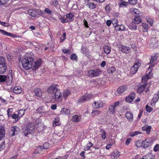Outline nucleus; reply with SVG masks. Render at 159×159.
Returning a JSON list of instances; mask_svg holds the SVG:
<instances>
[{
	"mask_svg": "<svg viewBox=\"0 0 159 159\" xmlns=\"http://www.w3.org/2000/svg\"><path fill=\"white\" fill-rule=\"evenodd\" d=\"M80 119V117L77 115H75L72 116V120L75 122H78Z\"/></svg>",
	"mask_w": 159,
	"mask_h": 159,
	"instance_id": "obj_33",
	"label": "nucleus"
},
{
	"mask_svg": "<svg viewBox=\"0 0 159 159\" xmlns=\"http://www.w3.org/2000/svg\"><path fill=\"white\" fill-rule=\"evenodd\" d=\"M93 97V95L92 94L86 93L84 96L80 98L78 100V102L80 103L85 102L91 99Z\"/></svg>",
	"mask_w": 159,
	"mask_h": 159,
	"instance_id": "obj_3",
	"label": "nucleus"
},
{
	"mask_svg": "<svg viewBox=\"0 0 159 159\" xmlns=\"http://www.w3.org/2000/svg\"><path fill=\"white\" fill-rule=\"evenodd\" d=\"M71 94L70 92L68 89L64 90L63 93V96L65 99H66L67 97Z\"/></svg>",
	"mask_w": 159,
	"mask_h": 159,
	"instance_id": "obj_25",
	"label": "nucleus"
},
{
	"mask_svg": "<svg viewBox=\"0 0 159 159\" xmlns=\"http://www.w3.org/2000/svg\"><path fill=\"white\" fill-rule=\"evenodd\" d=\"M34 92L35 95L37 97H40L42 95L41 90L38 88H37L34 90Z\"/></svg>",
	"mask_w": 159,
	"mask_h": 159,
	"instance_id": "obj_23",
	"label": "nucleus"
},
{
	"mask_svg": "<svg viewBox=\"0 0 159 159\" xmlns=\"http://www.w3.org/2000/svg\"><path fill=\"white\" fill-rule=\"evenodd\" d=\"M37 112L43 115L47 113L48 111L45 109L43 106L39 107L36 110Z\"/></svg>",
	"mask_w": 159,
	"mask_h": 159,
	"instance_id": "obj_12",
	"label": "nucleus"
},
{
	"mask_svg": "<svg viewBox=\"0 0 159 159\" xmlns=\"http://www.w3.org/2000/svg\"><path fill=\"white\" fill-rule=\"evenodd\" d=\"M66 16L67 19H69V20L71 19L74 16L73 14L71 13L67 14Z\"/></svg>",
	"mask_w": 159,
	"mask_h": 159,
	"instance_id": "obj_45",
	"label": "nucleus"
},
{
	"mask_svg": "<svg viewBox=\"0 0 159 159\" xmlns=\"http://www.w3.org/2000/svg\"><path fill=\"white\" fill-rule=\"evenodd\" d=\"M7 76L6 75H0V82H3L6 81Z\"/></svg>",
	"mask_w": 159,
	"mask_h": 159,
	"instance_id": "obj_41",
	"label": "nucleus"
},
{
	"mask_svg": "<svg viewBox=\"0 0 159 159\" xmlns=\"http://www.w3.org/2000/svg\"><path fill=\"white\" fill-rule=\"evenodd\" d=\"M125 100L127 102H130L133 101V99L130 98L129 96L125 98Z\"/></svg>",
	"mask_w": 159,
	"mask_h": 159,
	"instance_id": "obj_59",
	"label": "nucleus"
},
{
	"mask_svg": "<svg viewBox=\"0 0 159 159\" xmlns=\"http://www.w3.org/2000/svg\"><path fill=\"white\" fill-rule=\"evenodd\" d=\"M6 65H0V74L4 73L6 71Z\"/></svg>",
	"mask_w": 159,
	"mask_h": 159,
	"instance_id": "obj_30",
	"label": "nucleus"
},
{
	"mask_svg": "<svg viewBox=\"0 0 159 159\" xmlns=\"http://www.w3.org/2000/svg\"><path fill=\"white\" fill-rule=\"evenodd\" d=\"M60 20L61 22L62 23H67L69 21L67 19L63 18L62 17L60 18Z\"/></svg>",
	"mask_w": 159,
	"mask_h": 159,
	"instance_id": "obj_49",
	"label": "nucleus"
},
{
	"mask_svg": "<svg viewBox=\"0 0 159 159\" xmlns=\"http://www.w3.org/2000/svg\"><path fill=\"white\" fill-rule=\"evenodd\" d=\"M70 111L69 109L64 108L61 109V113L62 115H68L70 113Z\"/></svg>",
	"mask_w": 159,
	"mask_h": 159,
	"instance_id": "obj_27",
	"label": "nucleus"
},
{
	"mask_svg": "<svg viewBox=\"0 0 159 159\" xmlns=\"http://www.w3.org/2000/svg\"><path fill=\"white\" fill-rule=\"evenodd\" d=\"M137 2V0H129V4L132 5H135Z\"/></svg>",
	"mask_w": 159,
	"mask_h": 159,
	"instance_id": "obj_53",
	"label": "nucleus"
},
{
	"mask_svg": "<svg viewBox=\"0 0 159 159\" xmlns=\"http://www.w3.org/2000/svg\"><path fill=\"white\" fill-rule=\"evenodd\" d=\"M34 59L30 57H25L21 61L23 67L27 70L30 69L32 67Z\"/></svg>",
	"mask_w": 159,
	"mask_h": 159,
	"instance_id": "obj_1",
	"label": "nucleus"
},
{
	"mask_svg": "<svg viewBox=\"0 0 159 159\" xmlns=\"http://www.w3.org/2000/svg\"><path fill=\"white\" fill-rule=\"evenodd\" d=\"M101 113V112L99 111L95 110L92 112L91 115H92V116H95L98 115Z\"/></svg>",
	"mask_w": 159,
	"mask_h": 159,
	"instance_id": "obj_43",
	"label": "nucleus"
},
{
	"mask_svg": "<svg viewBox=\"0 0 159 159\" xmlns=\"http://www.w3.org/2000/svg\"><path fill=\"white\" fill-rule=\"evenodd\" d=\"M12 111V109H9L7 111V115L9 117L11 115V113Z\"/></svg>",
	"mask_w": 159,
	"mask_h": 159,
	"instance_id": "obj_64",
	"label": "nucleus"
},
{
	"mask_svg": "<svg viewBox=\"0 0 159 159\" xmlns=\"http://www.w3.org/2000/svg\"><path fill=\"white\" fill-rule=\"evenodd\" d=\"M49 146V145L48 143H45L43 144V148L44 149H47L48 148Z\"/></svg>",
	"mask_w": 159,
	"mask_h": 159,
	"instance_id": "obj_57",
	"label": "nucleus"
},
{
	"mask_svg": "<svg viewBox=\"0 0 159 159\" xmlns=\"http://www.w3.org/2000/svg\"><path fill=\"white\" fill-rule=\"evenodd\" d=\"M105 10L107 12H109L110 11L111 7L109 5H107L106 6Z\"/></svg>",
	"mask_w": 159,
	"mask_h": 159,
	"instance_id": "obj_51",
	"label": "nucleus"
},
{
	"mask_svg": "<svg viewBox=\"0 0 159 159\" xmlns=\"http://www.w3.org/2000/svg\"><path fill=\"white\" fill-rule=\"evenodd\" d=\"M141 64L138 62H136L132 66L130 70V72L132 74H135L137 71L139 67L140 66Z\"/></svg>",
	"mask_w": 159,
	"mask_h": 159,
	"instance_id": "obj_8",
	"label": "nucleus"
},
{
	"mask_svg": "<svg viewBox=\"0 0 159 159\" xmlns=\"http://www.w3.org/2000/svg\"><path fill=\"white\" fill-rule=\"evenodd\" d=\"M20 112H23V111L22 110H19V112H18V115H17L15 114L12 115L11 116V118L13 119H16L17 118H18L19 116H20V117H21L22 116H23V114L22 115H20Z\"/></svg>",
	"mask_w": 159,
	"mask_h": 159,
	"instance_id": "obj_26",
	"label": "nucleus"
},
{
	"mask_svg": "<svg viewBox=\"0 0 159 159\" xmlns=\"http://www.w3.org/2000/svg\"><path fill=\"white\" fill-rule=\"evenodd\" d=\"M136 23H135L134 21H133L132 23H131V25L129 26V28L133 30H136L137 29V26L136 25Z\"/></svg>",
	"mask_w": 159,
	"mask_h": 159,
	"instance_id": "obj_36",
	"label": "nucleus"
},
{
	"mask_svg": "<svg viewBox=\"0 0 159 159\" xmlns=\"http://www.w3.org/2000/svg\"><path fill=\"white\" fill-rule=\"evenodd\" d=\"M147 85V83H144L143 84L140 85L137 89V92L138 93H141L144 91Z\"/></svg>",
	"mask_w": 159,
	"mask_h": 159,
	"instance_id": "obj_15",
	"label": "nucleus"
},
{
	"mask_svg": "<svg viewBox=\"0 0 159 159\" xmlns=\"http://www.w3.org/2000/svg\"><path fill=\"white\" fill-rule=\"evenodd\" d=\"M13 79L12 76L11 74H10L8 76V78H7L6 82L7 84L8 85H10L12 82Z\"/></svg>",
	"mask_w": 159,
	"mask_h": 159,
	"instance_id": "obj_22",
	"label": "nucleus"
},
{
	"mask_svg": "<svg viewBox=\"0 0 159 159\" xmlns=\"http://www.w3.org/2000/svg\"><path fill=\"white\" fill-rule=\"evenodd\" d=\"M59 118L58 117H56L54 120V123H53V126H54V125H55V126L59 125L60 124V123L59 122Z\"/></svg>",
	"mask_w": 159,
	"mask_h": 159,
	"instance_id": "obj_40",
	"label": "nucleus"
},
{
	"mask_svg": "<svg viewBox=\"0 0 159 159\" xmlns=\"http://www.w3.org/2000/svg\"><path fill=\"white\" fill-rule=\"evenodd\" d=\"M28 12L29 15L32 17H34L36 15V13L32 10H29Z\"/></svg>",
	"mask_w": 159,
	"mask_h": 159,
	"instance_id": "obj_38",
	"label": "nucleus"
},
{
	"mask_svg": "<svg viewBox=\"0 0 159 159\" xmlns=\"http://www.w3.org/2000/svg\"><path fill=\"white\" fill-rule=\"evenodd\" d=\"M159 99V91L156 94H155L152 98V101L156 103Z\"/></svg>",
	"mask_w": 159,
	"mask_h": 159,
	"instance_id": "obj_34",
	"label": "nucleus"
},
{
	"mask_svg": "<svg viewBox=\"0 0 159 159\" xmlns=\"http://www.w3.org/2000/svg\"><path fill=\"white\" fill-rule=\"evenodd\" d=\"M22 89L19 86L15 87L13 89V92L16 94H19L22 92Z\"/></svg>",
	"mask_w": 159,
	"mask_h": 159,
	"instance_id": "obj_24",
	"label": "nucleus"
},
{
	"mask_svg": "<svg viewBox=\"0 0 159 159\" xmlns=\"http://www.w3.org/2000/svg\"><path fill=\"white\" fill-rule=\"evenodd\" d=\"M146 111L149 112H151L152 110V107L148 106V105H147L146 106Z\"/></svg>",
	"mask_w": 159,
	"mask_h": 159,
	"instance_id": "obj_54",
	"label": "nucleus"
},
{
	"mask_svg": "<svg viewBox=\"0 0 159 159\" xmlns=\"http://www.w3.org/2000/svg\"><path fill=\"white\" fill-rule=\"evenodd\" d=\"M147 22L150 23V25H152V24L153 22V19H150L149 18H147Z\"/></svg>",
	"mask_w": 159,
	"mask_h": 159,
	"instance_id": "obj_58",
	"label": "nucleus"
},
{
	"mask_svg": "<svg viewBox=\"0 0 159 159\" xmlns=\"http://www.w3.org/2000/svg\"><path fill=\"white\" fill-rule=\"evenodd\" d=\"M151 129V126H144L142 128V130L143 131H146V133L148 134H149Z\"/></svg>",
	"mask_w": 159,
	"mask_h": 159,
	"instance_id": "obj_29",
	"label": "nucleus"
},
{
	"mask_svg": "<svg viewBox=\"0 0 159 159\" xmlns=\"http://www.w3.org/2000/svg\"><path fill=\"white\" fill-rule=\"evenodd\" d=\"M138 131H134L130 133V135L131 137H134L135 135H138V134H140Z\"/></svg>",
	"mask_w": 159,
	"mask_h": 159,
	"instance_id": "obj_48",
	"label": "nucleus"
},
{
	"mask_svg": "<svg viewBox=\"0 0 159 159\" xmlns=\"http://www.w3.org/2000/svg\"><path fill=\"white\" fill-rule=\"evenodd\" d=\"M153 149L155 152L158 151L159 150V145L156 144L154 147Z\"/></svg>",
	"mask_w": 159,
	"mask_h": 159,
	"instance_id": "obj_61",
	"label": "nucleus"
},
{
	"mask_svg": "<svg viewBox=\"0 0 159 159\" xmlns=\"http://www.w3.org/2000/svg\"><path fill=\"white\" fill-rule=\"evenodd\" d=\"M154 156L152 154L150 153H148L145 155L143 156V157L140 159H154Z\"/></svg>",
	"mask_w": 159,
	"mask_h": 159,
	"instance_id": "obj_17",
	"label": "nucleus"
},
{
	"mask_svg": "<svg viewBox=\"0 0 159 159\" xmlns=\"http://www.w3.org/2000/svg\"><path fill=\"white\" fill-rule=\"evenodd\" d=\"M53 95H51V96L52 98L54 97V98L55 100H57V99H62V94L60 91L59 89H58L54 93Z\"/></svg>",
	"mask_w": 159,
	"mask_h": 159,
	"instance_id": "obj_10",
	"label": "nucleus"
},
{
	"mask_svg": "<svg viewBox=\"0 0 159 159\" xmlns=\"http://www.w3.org/2000/svg\"><path fill=\"white\" fill-rule=\"evenodd\" d=\"M0 24L4 26H10L9 24L8 23L4 22H2L0 21Z\"/></svg>",
	"mask_w": 159,
	"mask_h": 159,
	"instance_id": "obj_56",
	"label": "nucleus"
},
{
	"mask_svg": "<svg viewBox=\"0 0 159 159\" xmlns=\"http://www.w3.org/2000/svg\"><path fill=\"white\" fill-rule=\"evenodd\" d=\"M125 117L130 122H132L133 121V114L130 111H127L125 114Z\"/></svg>",
	"mask_w": 159,
	"mask_h": 159,
	"instance_id": "obj_13",
	"label": "nucleus"
},
{
	"mask_svg": "<svg viewBox=\"0 0 159 159\" xmlns=\"http://www.w3.org/2000/svg\"><path fill=\"white\" fill-rule=\"evenodd\" d=\"M6 63L4 58L2 57H0V65H5Z\"/></svg>",
	"mask_w": 159,
	"mask_h": 159,
	"instance_id": "obj_44",
	"label": "nucleus"
},
{
	"mask_svg": "<svg viewBox=\"0 0 159 159\" xmlns=\"http://www.w3.org/2000/svg\"><path fill=\"white\" fill-rule=\"evenodd\" d=\"M153 143V141L152 139H147L143 141L141 146L144 148H147L151 146Z\"/></svg>",
	"mask_w": 159,
	"mask_h": 159,
	"instance_id": "obj_6",
	"label": "nucleus"
},
{
	"mask_svg": "<svg viewBox=\"0 0 159 159\" xmlns=\"http://www.w3.org/2000/svg\"><path fill=\"white\" fill-rule=\"evenodd\" d=\"M0 32L3 35L9 36L11 37H14V34L11 33H8L3 30H0Z\"/></svg>",
	"mask_w": 159,
	"mask_h": 159,
	"instance_id": "obj_31",
	"label": "nucleus"
},
{
	"mask_svg": "<svg viewBox=\"0 0 159 159\" xmlns=\"http://www.w3.org/2000/svg\"><path fill=\"white\" fill-rule=\"evenodd\" d=\"M44 11L46 13L50 15H51L52 13V12L48 8H45Z\"/></svg>",
	"mask_w": 159,
	"mask_h": 159,
	"instance_id": "obj_55",
	"label": "nucleus"
},
{
	"mask_svg": "<svg viewBox=\"0 0 159 159\" xmlns=\"http://www.w3.org/2000/svg\"><path fill=\"white\" fill-rule=\"evenodd\" d=\"M5 129L3 127H1L0 129V140H2L5 137Z\"/></svg>",
	"mask_w": 159,
	"mask_h": 159,
	"instance_id": "obj_19",
	"label": "nucleus"
},
{
	"mask_svg": "<svg viewBox=\"0 0 159 159\" xmlns=\"http://www.w3.org/2000/svg\"><path fill=\"white\" fill-rule=\"evenodd\" d=\"M58 86V85L54 84L48 88L47 91L48 94L49 95L52 94L53 95L56 91L57 90L58 88L57 86Z\"/></svg>",
	"mask_w": 159,
	"mask_h": 159,
	"instance_id": "obj_7",
	"label": "nucleus"
},
{
	"mask_svg": "<svg viewBox=\"0 0 159 159\" xmlns=\"http://www.w3.org/2000/svg\"><path fill=\"white\" fill-rule=\"evenodd\" d=\"M103 102L102 101L99 100L94 102L93 105L94 107L98 109L99 108L102 107L103 106Z\"/></svg>",
	"mask_w": 159,
	"mask_h": 159,
	"instance_id": "obj_11",
	"label": "nucleus"
},
{
	"mask_svg": "<svg viewBox=\"0 0 159 159\" xmlns=\"http://www.w3.org/2000/svg\"><path fill=\"white\" fill-rule=\"evenodd\" d=\"M135 23L138 24L141 23L142 21V20L139 15L135 16L134 20H133Z\"/></svg>",
	"mask_w": 159,
	"mask_h": 159,
	"instance_id": "obj_20",
	"label": "nucleus"
},
{
	"mask_svg": "<svg viewBox=\"0 0 159 159\" xmlns=\"http://www.w3.org/2000/svg\"><path fill=\"white\" fill-rule=\"evenodd\" d=\"M70 58L72 60H77V57L75 53L73 54L70 55Z\"/></svg>",
	"mask_w": 159,
	"mask_h": 159,
	"instance_id": "obj_47",
	"label": "nucleus"
},
{
	"mask_svg": "<svg viewBox=\"0 0 159 159\" xmlns=\"http://www.w3.org/2000/svg\"><path fill=\"white\" fill-rule=\"evenodd\" d=\"M101 73V71L99 69L94 70H90L88 72V75L90 77H93L95 76H99Z\"/></svg>",
	"mask_w": 159,
	"mask_h": 159,
	"instance_id": "obj_4",
	"label": "nucleus"
},
{
	"mask_svg": "<svg viewBox=\"0 0 159 159\" xmlns=\"http://www.w3.org/2000/svg\"><path fill=\"white\" fill-rule=\"evenodd\" d=\"M87 5L91 9H94L96 7V5L95 4L92 2H89L88 3Z\"/></svg>",
	"mask_w": 159,
	"mask_h": 159,
	"instance_id": "obj_37",
	"label": "nucleus"
},
{
	"mask_svg": "<svg viewBox=\"0 0 159 159\" xmlns=\"http://www.w3.org/2000/svg\"><path fill=\"white\" fill-rule=\"evenodd\" d=\"M103 49L105 53L107 54H109L111 51L110 48L107 45L103 46Z\"/></svg>",
	"mask_w": 159,
	"mask_h": 159,
	"instance_id": "obj_28",
	"label": "nucleus"
},
{
	"mask_svg": "<svg viewBox=\"0 0 159 159\" xmlns=\"http://www.w3.org/2000/svg\"><path fill=\"white\" fill-rule=\"evenodd\" d=\"M62 52L64 53L67 54L69 55L71 53L70 51L66 49H63Z\"/></svg>",
	"mask_w": 159,
	"mask_h": 159,
	"instance_id": "obj_52",
	"label": "nucleus"
},
{
	"mask_svg": "<svg viewBox=\"0 0 159 159\" xmlns=\"http://www.w3.org/2000/svg\"><path fill=\"white\" fill-rule=\"evenodd\" d=\"M130 98L133 99V100L135 97V94L134 93H131L130 94L129 96Z\"/></svg>",
	"mask_w": 159,
	"mask_h": 159,
	"instance_id": "obj_63",
	"label": "nucleus"
},
{
	"mask_svg": "<svg viewBox=\"0 0 159 159\" xmlns=\"http://www.w3.org/2000/svg\"><path fill=\"white\" fill-rule=\"evenodd\" d=\"M130 50V48L127 46H124L122 47L121 51L123 53H128Z\"/></svg>",
	"mask_w": 159,
	"mask_h": 159,
	"instance_id": "obj_21",
	"label": "nucleus"
},
{
	"mask_svg": "<svg viewBox=\"0 0 159 159\" xmlns=\"http://www.w3.org/2000/svg\"><path fill=\"white\" fill-rule=\"evenodd\" d=\"M41 60H37L35 61L34 64V65L33 67L32 68L33 70H35L38 68L39 66L40 65L41 63Z\"/></svg>",
	"mask_w": 159,
	"mask_h": 159,
	"instance_id": "obj_18",
	"label": "nucleus"
},
{
	"mask_svg": "<svg viewBox=\"0 0 159 159\" xmlns=\"http://www.w3.org/2000/svg\"><path fill=\"white\" fill-rule=\"evenodd\" d=\"M142 25L143 28V32H147L149 28V26L146 23H143Z\"/></svg>",
	"mask_w": 159,
	"mask_h": 159,
	"instance_id": "obj_32",
	"label": "nucleus"
},
{
	"mask_svg": "<svg viewBox=\"0 0 159 159\" xmlns=\"http://www.w3.org/2000/svg\"><path fill=\"white\" fill-rule=\"evenodd\" d=\"M20 131L19 128L17 126H13L11 128L9 134L11 136L19 134Z\"/></svg>",
	"mask_w": 159,
	"mask_h": 159,
	"instance_id": "obj_5",
	"label": "nucleus"
},
{
	"mask_svg": "<svg viewBox=\"0 0 159 159\" xmlns=\"http://www.w3.org/2000/svg\"><path fill=\"white\" fill-rule=\"evenodd\" d=\"M93 144L91 142H89L87 145V146L84 147V150L86 151L90 149L91 147L92 146Z\"/></svg>",
	"mask_w": 159,
	"mask_h": 159,
	"instance_id": "obj_39",
	"label": "nucleus"
},
{
	"mask_svg": "<svg viewBox=\"0 0 159 159\" xmlns=\"http://www.w3.org/2000/svg\"><path fill=\"white\" fill-rule=\"evenodd\" d=\"M100 131L101 133V136H102V138L104 140V139H105L106 137V132L105 130H103L102 129H100Z\"/></svg>",
	"mask_w": 159,
	"mask_h": 159,
	"instance_id": "obj_42",
	"label": "nucleus"
},
{
	"mask_svg": "<svg viewBox=\"0 0 159 159\" xmlns=\"http://www.w3.org/2000/svg\"><path fill=\"white\" fill-rule=\"evenodd\" d=\"M149 77L148 75H146L144 76L143 78H142V80H143L145 82H146L148 80V79H149Z\"/></svg>",
	"mask_w": 159,
	"mask_h": 159,
	"instance_id": "obj_62",
	"label": "nucleus"
},
{
	"mask_svg": "<svg viewBox=\"0 0 159 159\" xmlns=\"http://www.w3.org/2000/svg\"><path fill=\"white\" fill-rule=\"evenodd\" d=\"M127 89L126 85H123L119 87L117 90V91L119 93H121L124 92Z\"/></svg>",
	"mask_w": 159,
	"mask_h": 159,
	"instance_id": "obj_16",
	"label": "nucleus"
},
{
	"mask_svg": "<svg viewBox=\"0 0 159 159\" xmlns=\"http://www.w3.org/2000/svg\"><path fill=\"white\" fill-rule=\"evenodd\" d=\"M38 14L43 17H45V13L43 11L41 10H39L38 11Z\"/></svg>",
	"mask_w": 159,
	"mask_h": 159,
	"instance_id": "obj_46",
	"label": "nucleus"
},
{
	"mask_svg": "<svg viewBox=\"0 0 159 159\" xmlns=\"http://www.w3.org/2000/svg\"><path fill=\"white\" fill-rule=\"evenodd\" d=\"M116 71V68L114 66H111L108 68L107 69V71L109 74H112Z\"/></svg>",
	"mask_w": 159,
	"mask_h": 159,
	"instance_id": "obj_35",
	"label": "nucleus"
},
{
	"mask_svg": "<svg viewBox=\"0 0 159 159\" xmlns=\"http://www.w3.org/2000/svg\"><path fill=\"white\" fill-rule=\"evenodd\" d=\"M35 126L32 123H30L27 125L23 131V134L25 136H27L29 134L31 133L34 130Z\"/></svg>",
	"mask_w": 159,
	"mask_h": 159,
	"instance_id": "obj_2",
	"label": "nucleus"
},
{
	"mask_svg": "<svg viewBox=\"0 0 159 159\" xmlns=\"http://www.w3.org/2000/svg\"><path fill=\"white\" fill-rule=\"evenodd\" d=\"M125 25H120V31L125 30Z\"/></svg>",
	"mask_w": 159,
	"mask_h": 159,
	"instance_id": "obj_60",
	"label": "nucleus"
},
{
	"mask_svg": "<svg viewBox=\"0 0 159 159\" xmlns=\"http://www.w3.org/2000/svg\"><path fill=\"white\" fill-rule=\"evenodd\" d=\"M120 152L116 150H115L111 153V158L112 159H117L120 157Z\"/></svg>",
	"mask_w": 159,
	"mask_h": 159,
	"instance_id": "obj_14",
	"label": "nucleus"
},
{
	"mask_svg": "<svg viewBox=\"0 0 159 159\" xmlns=\"http://www.w3.org/2000/svg\"><path fill=\"white\" fill-rule=\"evenodd\" d=\"M157 57L155 56H152L151 57V59L150 63H149L152 64L157 59Z\"/></svg>",
	"mask_w": 159,
	"mask_h": 159,
	"instance_id": "obj_50",
	"label": "nucleus"
},
{
	"mask_svg": "<svg viewBox=\"0 0 159 159\" xmlns=\"http://www.w3.org/2000/svg\"><path fill=\"white\" fill-rule=\"evenodd\" d=\"M119 101L113 104H112L111 105L109 106V109L110 112L112 114L114 112L115 108L119 106Z\"/></svg>",
	"mask_w": 159,
	"mask_h": 159,
	"instance_id": "obj_9",
	"label": "nucleus"
}]
</instances>
